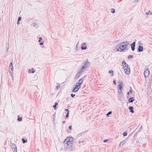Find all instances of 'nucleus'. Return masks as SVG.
Here are the masks:
<instances>
[{
  "instance_id": "1",
  "label": "nucleus",
  "mask_w": 152,
  "mask_h": 152,
  "mask_svg": "<svg viewBox=\"0 0 152 152\" xmlns=\"http://www.w3.org/2000/svg\"><path fill=\"white\" fill-rule=\"evenodd\" d=\"M64 142L65 147H66L70 150H72V144L73 142V138L72 137H67Z\"/></svg>"
},
{
  "instance_id": "2",
  "label": "nucleus",
  "mask_w": 152,
  "mask_h": 152,
  "mask_svg": "<svg viewBox=\"0 0 152 152\" xmlns=\"http://www.w3.org/2000/svg\"><path fill=\"white\" fill-rule=\"evenodd\" d=\"M128 45L129 43L127 41L121 43L117 46L116 50L121 52L126 51L128 50L127 46Z\"/></svg>"
},
{
  "instance_id": "3",
  "label": "nucleus",
  "mask_w": 152,
  "mask_h": 152,
  "mask_svg": "<svg viewBox=\"0 0 152 152\" xmlns=\"http://www.w3.org/2000/svg\"><path fill=\"white\" fill-rule=\"evenodd\" d=\"M90 65V63L87 60V61H84L82 64V67L80 68V70L82 71H84Z\"/></svg>"
},
{
  "instance_id": "4",
  "label": "nucleus",
  "mask_w": 152,
  "mask_h": 152,
  "mask_svg": "<svg viewBox=\"0 0 152 152\" xmlns=\"http://www.w3.org/2000/svg\"><path fill=\"white\" fill-rule=\"evenodd\" d=\"M10 145L11 148L12 149V150H14V152H17V147L15 144L14 143H11Z\"/></svg>"
},
{
  "instance_id": "5",
  "label": "nucleus",
  "mask_w": 152,
  "mask_h": 152,
  "mask_svg": "<svg viewBox=\"0 0 152 152\" xmlns=\"http://www.w3.org/2000/svg\"><path fill=\"white\" fill-rule=\"evenodd\" d=\"M75 87L74 88L72 92H76L80 88V86H79L77 85V84H75Z\"/></svg>"
},
{
  "instance_id": "6",
  "label": "nucleus",
  "mask_w": 152,
  "mask_h": 152,
  "mask_svg": "<svg viewBox=\"0 0 152 152\" xmlns=\"http://www.w3.org/2000/svg\"><path fill=\"white\" fill-rule=\"evenodd\" d=\"M144 74L145 77V78H147L148 76L149 75V70L148 69H147L144 71Z\"/></svg>"
},
{
  "instance_id": "7",
  "label": "nucleus",
  "mask_w": 152,
  "mask_h": 152,
  "mask_svg": "<svg viewBox=\"0 0 152 152\" xmlns=\"http://www.w3.org/2000/svg\"><path fill=\"white\" fill-rule=\"evenodd\" d=\"M80 71L78 72L75 75V79L77 78H79L80 77V76L81 75V73L83 72V71H82L81 70H80Z\"/></svg>"
},
{
  "instance_id": "8",
  "label": "nucleus",
  "mask_w": 152,
  "mask_h": 152,
  "mask_svg": "<svg viewBox=\"0 0 152 152\" xmlns=\"http://www.w3.org/2000/svg\"><path fill=\"white\" fill-rule=\"evenodd\" d=\"M83 80L82 78H81L75 84H77V85L79 86H80L81 84L83 83Z\"/></svg>"
},
{
  "instance_id": "9",
  "label": "nucleus",
  "mask_w": 152,
  "mask_h": 152,
  "mask_svg": "<svg viewBox=\"0 0 152 152\" xmlns=\"http://www.w3.org/2000/svg\"><path fill=\"white\" fill-rule=\"evenodd\" d=\"M130 46L132 51H134L135 50V42H134L132 43L131 44Z\"/></svg>"
},
{
  "instance_id": "10",
  "label": "nucleus",
  "mask_w": 152,
  "mask_h": 152,
  "mask_svg": "<svg viewBox=\"0 0 152 152\" xmlns=\"http://www.w3.org/2000/svg\"><path fill=\"white\" fill-rule=\"evenodd\" d=\"M125 73L127 75H129L130 73V70L129 68V67L127 68H125V69L124 70Z\"/></svg>"
},
{
  "instance_id": "11",
  "label": "nucleus",
  "mask_w": 152,
  "mask_h": 152,
  "mask_svg": "<svg viewBox=\"0 0 152 152\" xmlns=\"http://www.w3.org/2000/svg\"><path fill=\"white\" fill-rule=\"evenodd\" d=\"M143 48L142 46L140 45L138 47V52H142L143 51Z\"/></svg>"
},
{
  "instance_id": "12",
  "label": "nucleus",
  "mask_w": 152,
  "mask_h": 152,
  "mask_svg": "<svg viewBox=\"0 0 152 152\" xmlns=\"http://www.w3.org/2000/svg\"><path fill=\"white\" fill-rule=\"evenodd\" d=\"M122 64L123 67H124V66L126 67L127 66H128V64L126 63L124 61H122Z\"/></svg>"
},
{
  "instance_id": "13",
  "label": "nucleus",
  "mask_w": 152,
  "mask_h": 152,
  "mask_svg": "<svg viewBox=\"0 0 152 152\" xmlns=\"http://www.w3.org/2000/svg\"><path fill=\"white\" fill-rule=\"evenodd\" d=\"M129 110H130V112L132 113H133L134 111L133 110L134 107L132 106H130L129 107Z\"/></svg>"
},
{
  "instance_id": "14",
  "label": "nucleus",
  "mask_w": 152,
  "mask_h": 152,
  "mask_svg": "<svg viewBox=\"0 0 152 152\" xmlns=\"http://www.w3.org/2000/svg\"><path fill=\"white\" fill-rule=\"evenodd\" d=\"M134 100V99L133 97L130 98L129 99V102H133Z\"/></svg>"
},
{
  "instance_id": "15",
  "label": "nucleus",
  "mask_w": 152,
  "mask_h": 152,
  "mask_svg": "<svg viewBox=\"0 0 152 152\" xmlns=\"http://www.w3.org/2000/svg\"><path fill=\"white\" fill-rule=\"evenodd\" d=\"M118 87L119 90H118V92L119 93H121L122 90V86H121Z\"/></svg>"
},
{
  "instance_id": "16",
  "label": "nucleus",
  "mask_w": 152,
  "mask_h": 152,
  "mask_svg": "<svg viewBox=\"0 0 152 152\" xmlns=\"http://www.w3.org/2000/svg\"><path fill=\"white\" fill-rule=\"evenodd\" d=\"M22 142H23V143H25L26 142H27V140H26V139L25 140L24 138H23L22 139Z\"/></svg>"
},
{
  "instance_id": "17",
  "label": "nucleus",
  "mask_w": 152,
  "mask_h": 152,
  "mask_svg": "<svg viewBox=\"0 0 152 152\" xmlns=\"http://www.w3.org/2000/svg\"><path fill=\"white\" fill-rule=\"evenodd\" d=\"M125 143V141H122L120 143V146H123Z\"/></svg>"
},
{
  "instance_id": "18",
  "label": "nucleus",
  "mask_w": 152,
  "mask_h": 152,
  "mask_svg": "<svg viewBox=\"0 0 152 152\" xmlns=\"http://www.w3.org/2000/svg\"><path fill=\"white\" fill-rule=\"evenodd\" d=\"M86 48H87L86 46H85L84 47V46H83V45H82V46L81 47V49L82 50H86Z\"/></svg>"
},
{
  "instance_id": "19",
  "label": "nucleus",
  "mask_w": 152,
  "mask_h": 152,
  "mask_svg": "<svg viewBox=\"0 0 152 152\" xmlns=\"http://www.w3.org/2000/svg\"><path fill=\"white\" fill-rule=\"evenodd\" d=\"M140 132V130H138V131H137V132H136V133H135L134 135V137H136L137 136V134H138Z\"/></svg>"
},
{
  "instance_id": "20",
  "label": "nucleus",
  "mask_w": 152,
  "mask_h": 152,
  "mask_svg": "<svg viewBox=\"0 0 152 152\" xmlns=\"http://www.w3.org/2000/svg\"><path fill=\"white\" fill-rule=\"evenodd\" d=\"M112 112L110 111L109 112H108L107 114V115H106L108 117H109V115L111 114V113H112Z\"/></svg>"
},
{
  "instance_id": "21",
  "label": "nucleus",
  "mask_w": 152,
  "mask_h": 152,
  "mask_svg": "<svg viewBox=\"0 0 152 152\" xmlns=\"http://www.w3.org/2000/svg\"><path fill=\"white\" fill-rule=\"evenodd\" d=\"M19 116H18V121H21L22 120V117H19Z\"/></svg>"
},
{
  "instance_id": "22",
  "label": "nucleus",
  "mask_w": 152,
  "mask_h": 152,
  "mask_svg": "<svg viewBox=\"0 0 152 152\" xmlns=\"http://www.w3.org/2000/svg\"><path fill=\"white\" fill-rule=\"evenodd\" d=\"M113 70H110L109 71V73H112V76H113Z\"/></svg>"
},
{
  "instance_id": "23",
  "label": "nucleus",
  "mask_w": 152,
  "mask_h": 152,
  "mask_svg": "<svg viewBox=\"0 0 152 152\" xmlns=\"http://www.w3.org/2000/svg\"><path fill=\"white\" fill-rule=\"evenodd\" d=\"M112 11H111V12L113 13H114L115 12V10L114 9H112Z\"/></svg>"
},
{
  "instance_id": "24",
  "label": "nucleus",
  "mask_w": 152,
  "mask_h": 152,
  "mask_svg": "<svg viewBox=\"0 0 152 152\" xmlns=\"http://www.w3.org/2000/svg\"><path fill=\"white\" fill-rule=\"evenodd\" d=\"M127 133L126 132H125L123 133V135L124 136H126L127 135Z\"/></svg>"
},
{
  "instance_id": "25",
  "label": "nucleus",
  "mask_w": 152,
  "mask_h": 152,
  "mask_svg": "<svg viewBox=\"0 0 152 152\" xmlns=\"http://www.w3.org/2000/svg\"><path fill=\"white\" fill-rule=\"evenodd\" d=\"M9 72L10 73V74L11 75V76L12 77V74L13 72V70H9Z\"/></svg>"
},
{
  "instance_id": "26",
  "label": "nucleus",
  "mask_w": 152,
  "mask_h": 152,
  "mask_svg": "<svg viewBox=\"0 0 152 152\" xmlns=\"http://www.w3.org/2000/svg\"><path fill=\"white\" fill-rule=\"evenodd\" d=\"M130 89L129 90V92H130V93L131 94H132V92H133L132 89L131 87H130Z\"/></svg>"
},
{
  "instance_id": "27",
  "label": "nucleus",
  "mask_w": 152,
  "mask_h": 152,
  "mask_svg": "<svg viewBox=\"0 0 152 152\" xmlns=\"http://www.w3.org/2000/svg\"><path fill=\"white\" fill-rule=\"evenodd\" d=\"M123 84V83L121 82L120 83L119 85H118V87L121 86H123L122 84Z\"/></svg>"
},
{
  "instance_id": "28",
  "label": "nucleus",
  "mask_w": 152,
  "mask_h": 152,
  "mask_svg": "<svg viewBox=\"0 0 152 152\" xmlns=\"http://www.w3.org/2000/svg\"><path fill=\"white\" fill-rule=\"evenodd\" d=\"M44 43V41H42V42L39 43V45H42Z\"/></svg>"
},
{
  "instance_id": "29",
  "label": "nucleus",
  "mask_w": 152,
  "mask_h": 152,
  "mask_svg": "<svg viewBox=\"0 0 152 152\" xmlns=\"http://www.w3.org/2000/svg\"><path fill=\"white\" fill-rule=\"evenodd\" d=\"M42 37H40L39 38V40H38V42H40L41 41V40H42Z\"/></svg>"
},
{
  "instance_id": "30",
  "label": "nucleus",
  "mask_w": 152,
  "mask_h": 152,
  "mask_svg": "<svg viewBox=\"0 0 152 152\" xmlns=\"http://www.w3.org/2000/svg\"><path fill=\"white\" fill-rule=\"evenodd\" d=\"M132 57H133V56L130 55H129L128 56V59H129V58H131Z\"/></svg>"
},
{
  "instance_id": "31",
  "label": "nucleus",
  "mask_w": 152,
  "mask_h": 152,
  "mask_svg": "<svg viewBox=\"0 0 152 152\" xmlns=\"http://www.w3.org/2000/svg\"><path fill=\"white\" fill-rule=\"evenodd\" d=\"M69 113H66V118H67L69 117Z\"/></svg>"
},
{
  "instance_id": "32",
  "label": "nucleus",
  "mask_w": 152,
  "mask_h": 152,
  "mask_svg": "<svg viewBox=\"0 0 152 152\" xmlns=\"http://www.w3.org/2000/svg\"><path fill=\"white\" fill-rule=\"evenodd\" d=\"M60 87V85H58V86H56V89H59Z\"/></svg>"
},
{
  "instance_id": "33",
  "label": "nucleus",
  "mask_w": 152,
  "mask_h": 152,
  "mask_svg": "<svg viewBox=\"0 0 152 152\" xmlns=\"http://www.w3.org/2000/svg\"><path fill=\"white\" fill-rule=\"evenodd\" d=\"M21 18H22L21 17H19L18 20V21H20L21 20Z\"/></svg>"
},
{
  "instance_id": "34",
  "label": "nucleus",
  "mask_w": 152,
  "mask_h": 152,
  "mask_svg": "<svg viewBox=\"0 0 152 152\" xmlns=\"http://www.w3.org/2000/svg\"><path fill=\"white\" fill-rule=\"evenodd\" d=\"M32 71L31 72L32 73H33L35 72V70H34V69L33 68L32 69Z\"/></svg>"
},
{
  "instance_id": "35",
  "label": "nucleus",
  "mask_w": 152,
  "mask_h": 152,
  "mask_svg": "<svg viewBox=\"0 0 152 152\" xmlns=\"http://www.w3.org/2000/svg\"><path fill=\"white\" fill-rule=\"evenodd\" d=\"M71 96L73 98L75 96V94H71Z\"/></svg>"
},
{
  "instance_id": "36",
  "label": "nucleus",
  "mask_w": 152,
  "mask_h": 152,
  "mask_svg": "<svg viewBox=\"0 0 152 152\" xmlns=\"http://www.w3.org/2000/svg\"><path fill=\"white\" fill-rule=\"evenodd\" d=\"M13 67L12 66V62H11L10 65L9 67Z\"/></svg>"
},
{
  "instance_id": "37",
  "label": "nucleus",
  "mask_w": 152,
  "mask_h": 152,
  "mask_svg": "<svg viewBox=\"0 0 152 152\" xmlns=\"http://www.w3.org/2000/svg\"><path fill=\"white\" fill-rule=\"evenodd\" d=\"M13 67H9V70H13Z\"/></svg>"
},
{
  "instance_id": "38",
  "label": "nucleus",
  "mask_w": 152,
  "mask_h": 152,
  "mask_svg": "<svg viewBox=\"0 0 152 152\" xmlns=\"http://www.w3.org/2000/svg\"><path fill=\"white\" fill-rule=\"evenodd\" d=\"M65 110L66 112H67V113H69V111L68 109H65Z\"/></svg>"
},
{
  "instance_id": "39",
  "label": "nucleus",
  "mask_w": 152,
  "mask_h": 152,
  "mask_svg": "<svg viewBox=\"0 0 152 152\" xmlns=\"http://www.w3.org/2000/svg\"><path fill=\"white\" fill-rule=\"evenodd\" d=\"M108 141V140H107V139H105L104 140L103 142H107Z\"/></svg>"
},
{
  "instance_id": "40",
  "label": "nucleus",
  "mask_w": 152,
  "mask_h": 152,
  "mask_svg": "<svg viewBox=\"0 0 152 152\" xmlns=\"http://www.w3.org/2000/svg\"><path fill=\"white\" fill-rule=\"evenodd\" d=\"M53 107L55 109H56V105L54 104L53 106Z\"/></svg>"
},
{
  "instance_id": "41",
  "label": "nucleus",
  "mask_w": 152,
  "mask_h": 152,
  "mask_svg": "<svg viewBox=\"0 0 152 152\" xmlns=\"http://www.w3.org/2000/svg\"><path fill=\"white\" fill-rule=\"evenodd\" d=\"M69 129L70 130H71L72 129V126H70L69 127Z\"/></svg>"
},
{
  "instance_id": "42",
  "label": "nucleus",
  "mask_w": 152,
  "mask_h": 152,
  "mask_svg": "<svg viewBox=\"0 0 152 152\" xmlns=\"http://www.w3.org/2000/svg\"><path fill=\"white\" fill-rule=\"evenodd\" d=\"M37 25V24L36 23H33V25L34 27L35 26Z\"/></svg>"
},
{
  "instance_id": "43",
  "label": "nucleus",
  "mask_w": 152,
  "mask_h": 152,
  "mask_svg": "<svg viewBox=\"0 0 152 152\" xmlns=\"http://www.w3.org/2000/svg\"><path fill=\"white\" fill-rule=\"evenodd\" d=\"M129 67H128V66H124V67H123V69H124V70L125 69V68H128Z\"/></svg>"
},
{
  "instance_id": "44",
  "label": "nucleus",
  "mask_w": 152,
  "mask_h": 152,
  "mask_svg": "<svg viewBox=\"0 0 152 152\" xmlns=\"http://www.w3.org/2000/svg\"><path fill=\"white\" fill-rule=\"evenodd\" d=\"M68 25H70V26H72V23H69Z\"/></svg>"
},
{
  "instance_id": "45",
  "label": "nucleus",
  "mask_w": 152,
  "mask_h": 152,
  "mask_svg": "<svg viewBox=\"0 0 152 152\" xmlns=\"http://www.w3.org/2000/svg\"><path fill=\"white\" fill-rule=\"evenodd\" d=\"M113 83L115 85L116 84V81L115 80H114L113 81Z\"/></svg>"
},
{
  "instance_id": "46",
  "label": "nucleus",
  "mask_w": 152,
  "mask_h": 152,
  "mask_svg": "<svg viewBox=\"0 0 152 152\" xmlns=\"http://www.w3.org/2000/svg\"><path fill=\"white\" fill-rule=\"evenodd\" d=\"M55 105H56L57 106L58 104V103L57 102H56L55 103Z\"/></svg>"
},
{
  "instance_id": "47",
  "label": "nucleus",
  "mask_w": 152,
  "mask_h": 152,
  "mask_svg": "<svg viewBox=\"0 0 152 152\" xmlns=\"http://www.w3.org/2000/svg\"><path fill=\"white\" fill-rule=\"evenodd\" d=\"M62 123L63 124H64L65 123V121H63L62 122Z\"/></svg>"
},
{
  "instance_id": "48",
  "label": "nucleus",
  "mask_w": 152,
  "mask_h": 152,
  "mask_svg": "<svg viewBox=\"0 0 152 152\" xmlns=\"http://www.w3.org/2000/svg\"><path fill=\"white\" fill-rule=\"evenodd\" d=\"M142 126H141L140 128V130H142Z\"/></svg>"
},
{
  "instance_id": "49",
  "label": "nucleus",
  "mask_w": 152,
  "mask_h": 152,
  "mask_svg": "<svg viewBox=\"0 0 152 152\" xmlns=\"http://www.w3.org/2000/svg\"><path fill=\"white\" fill-rule=\"evenodd\" d=\"M140 0H135V1L137 2L138 1H139Z\"/></svg>"
},
{
  "instance_id": "50",
  "label": "nucleus",
  "mask_w": 152,
  "mask_h": 152,
  "mask_svg": "<svg viewBox=\"0 0 152 152\" xmlns=\"http://www.w3.org/2000/svg\"><path fill=\"white\" fill-rule=\"evenodd\" d=\"M127 94L128 95H129V92H127Z\"/></svg>"
},
{
  "instance_id": "51",
  "label": "nucleus",
  "mask_w": 152,
  "mask_h": 152,
  "mask_svg": "<svg viewBox=\"0 0 152 152\" xmlns=\"http://www.w3.org/2000/svg\"><path fill=\"white\" fill-rule=\"evenodd\" d=\"M86 42H84V43H83V45H86Z\"/></svg>"
},
{
  "instance_id": "52",
  "label": "nucleus",
  "mask_w": 152,
  "mask_h": 152,
  "mask_svg": "<svg viewBox=\"0 0 152 152\" xmlns=\"http://www.w3.org/2000/svg\"><path fill=\"white\" fill-rule=\"evenodd\" d=\"M149 13V12H146V15H148Z\"/></svg>"
},
{
  "instance_id": "53",
  "label": "nucleus",
  "mask_w": 152,
  "mask_h": 152,
  "mask_svg": "<svg viewBox=\"0 0 152 152\" xmlns=\"http://www.w3.org/2000/svg\"><path fill=\"white\" fill-rule=\"evenodd\" d=\"M17 23L18 24L20 23L19 22V21H18V20Z\"/></svg>"
},
{
  "instance_id": "54",
  "label": "nucleus",
  "mask_w": 152,
  "mask_h": 152,
  "mask_svg": "<svg viewBox=\"0 0 152 152\" xmlns=\"http://www.w3.org/2000/svg\"><path fill=\"white\" fill-rule=\"evenodd\" d=\"M81 141H79V143L80 144V143H81Z\"/></svg>"
},
{
  "instance_id": "55",
  "label": "nucleus",
  "mask_w": 152,
  "mask_h": 152,
  "mask_svg": "<svg viewBox=\"0 0 152 152\" xmlns=\"http://www.w3.org/2000/svg\"><path fill=\"white\" fill-rule=\"evenodd\" d=\"M78 44H77L76 45V48L77 49V45Z\"/></svg>"
},
{
  "instance_id": "56",
  "label": "nucleus",
  "mask_w": 152,
  "mask_h": 152,
  "mask_svg": "<svg viewBox=\"0 0 152 152\" xmlns=\"http://www.w3.org/2000/svg\"><path fill=\"white\" fill-rule=\"evenodd\" d=\"M84 142V140H83V141H82V142L83 143Z\"/></svg>"
},
{
  "instance_id": "57",
  "label": "nucleus",
  "mask_w": 152,
  "mask_h": 152,
  "mask_svg": "<svg viewBox=\"0 0 152 152\" xmlns=\"http://www.w3.org/2000/svg\"><path fill=\"white\" fill-rule=\"evenodd\" d=\"M31 72V69H29V72Z\"/></svg>"
},
{
  "instance_id": "58",
  "label": "nucleus",
  "mask_w": 152,
  "mask_h": 152,
  "mask_svg": "<svg viewBox=\"0 0 152 152\" xmlns=\"http://www.w3.org/2000/svg\"><path fill=\"white\" fill-rule=\"evenodd\" d=\"M8 48L7 49V50H8Z\"/></svg>"
}]
</instances>
